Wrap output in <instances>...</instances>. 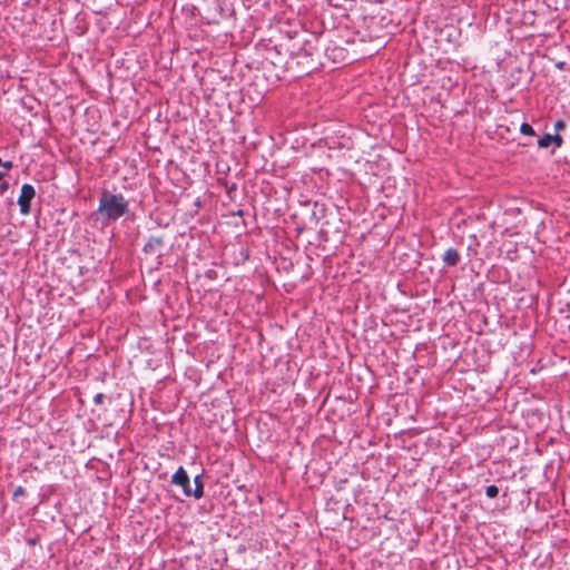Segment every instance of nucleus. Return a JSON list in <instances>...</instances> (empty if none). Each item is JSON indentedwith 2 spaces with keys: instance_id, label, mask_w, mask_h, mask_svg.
Listing matches in <instances>:
<instances>
[{
  "instance_id": "obj_1",
  "label": "nucleus",
  "mask_w": 570,
  "mask_h": 570,
  "mask_svg": "<svg viewBox=\"0 0 570 570\" xmlns=\"http://www.w3.org/2000/svg\"><path fill=\"white\" fill-rule=\"evenodd\" d=\"M129 212V203L122 194H115L104 189L99 197L96 215L102 222H116Z\"/></svg>"
},
{
  "instance_id": "obj_2",
  "label": "nucleus",
  "mask_w": 570,
  "mask_h": 570,
  "mask_svg": "<svg viewBox=\"0 0 570 570\" xmlns=\"http://www.w3.org/2000/svg\"><path fill=\"white\" fill-rule=\"evenodd\" d=\"M36 196V189L30 184H23L18 198V205L22 215H29L31 212V202Z\"/></svg>"
},
{
  "instance_id": "obj_3",
  "label": "nucleus",
  "mask_w": 570,
  "mask_h": 570,
  "mask_svg": "<svg viewBox=\"0 0 570 570\" xmlns=\"http://www.w3.org/2000/svg\"><path fill=\"white\" fill-rule=\"evenodd\" d=\"M170 483L180 487L186 497H191L190 479L184 466H179L176 470L171 476Z\"/></svg>"
},
{
  "instance_id": "obj_4",
  "label": "nucleus",
  "mask_w": 570,
  "mask_h": 570,
  "mask_svg": "<svg viewBox=\"0 0 570 570\" xmlns=\"http://www.w3.org/2000/svg\"><path fill=\"white\" fill-rule=\"evenodd\" d=\"M165 240L163 236H149L147 243L145 244L142 252L147 255H153L159 252V249L164 246Z\"/></svg>"
},
{
  "instance_id": "obj_5",
  "label": "nucleus",
  "mask_w": 570,
  "mask_h": 570,
  "mask_svg": "<svg viewBox=\"0 0 570 570\" xmlns=\"http://www.w3.org/2000/svg\"><path fill=\"white\" fill-rule=\"evenodd\" d=\"M460 259H461L460 253L455 248H452V247L448 248L442 256V262L444 263V265H446L449 267L456 266L460 263Z\"/></svg>"
},
{
  "instance_id": "obj_6",
  "label": "nucleus",
  "mask_w": 570,
  "mask_h": 570,
  "mask_svg": "<svg viewBox=\"0 0 570 570\" xmlns=\"http://www.w3.org/2000/svg\"><path fill=\"white\" fill-rule=\"evenodd\" d=\"M194 489L191 488V497L195 499H200L204 495V483L202 474H198L194 478Z\"/></svg>"
},
{
  "instance_id": "obj_7",
  "label": "nucleus",
  "mask_w": 570,
  "mask_h": 570,
  "mask_svg": "<svg viewBox=\"0 0 570 570\" xmlns=\"http://www.w3.org/2000/svg\"><path fill=\"white\" fill-rule=\"evenodd\" d=\"M551 145H552V135L551 134H546L538 139L539 148H548Z\"/></svg>"
},
{
  "instance_id": "obj_8",
  "label": "nucleus",
  "mask_w": 570,
  "mask_h": 570,
  "mask_svg": "<svg viewBox=\"0 0 570 570\" xmlns=\"http://www.w3.org/2000/svg\"><path fill=\"white\" fill-rule=\"evenodd\" d=\"M520 132L525 136H535V131H534L533 127L528 122H522L520 125Z\"/></svg>"
},
{
  "instance_id": "obj_9",
  "label": "nucleus",
  "mask_w": 570,
  "mask_h": 570,
  "mask_svg": "<svg viewBox=\"0 0 570 570\" xmlns=\"http://www.w3.org/2000/svg\"><path fill=\"white\" fill-rule=\"evenodd\" d=\"M485 494L488 498L490 499H493L495 498L498 494H499V489L497 485L492 484V485H488L485 488Z\"/></svg>"
},
{
  "instance_id": "obj_10",
  "label": "nucleus",
  "mask_w": 570,
  "mask_h": 570,
  "mask_svg": "<svg viewBox=\"0 0 570 570\" xmlns=\"http://www.w3.org/2000/svg\"><path fill=\"white\" fill-rule=\"evenodd\" d=\"M27 494L24 488L22 487H17L13 491V494H12V500H18V498L20 497H24Z\"/></svg>"
},
{
  "instance_id": "obj_11",
  "label": "nucleus",
  "mask_w": 570,
  "mask_h": 570,
  "mask_svg": "<svg viewBox=\"0 0 570 570\" xmlns=\"http://www.w3.org/2000/svg\"><path fill=\"white\" fill-rule=\"evenodd\" d=\"M553 127H554L556 134H559L560 131H562V130H564V129H566L567 124H566V121H564V120L559 119V120H557V121L554 122Z\"/></svg>"
},
{
  "instance_id": "obj_12",
  "label": "nucleus",
  "mask_w": 570,
  "mask_h": 570,
  "mask_svg": "<svg viewBox=\"0 0 570 570\" xmlns=\"http://www.w3.org/2000/svg\"><path fill=\"white\" fill-rule=\"evenodd\" d=\"M552 144L556 148H560L563 144V139L559 134L552 135Z\"/></svg>"
},
{
  "instance_id": "obj_13",
  "label": "nucleus",
  "mask_w": 570,
  "mask_h": 570,
  "mask_svg": "<svg viewBox=\"0 0 570 570\" xmlns=\"http://www.w3.org/2000/svg\"><path fill=\"white\" fill-rule=\"evenodd\" d=\"M104 400H105V395L102 393H97L95 396H94V402L95 404L97 405H100L104 403Z\"/></svg>"
},
{
  "instance_id": "obj_14",
  "label": "nucleus",
  "mask_w": 570,
  "mask_h": 570,
  "mask_svg": "<svg viewBox=\"0 0 570 570\" xmlns=\"http://www.w3.org/2000/svg\"><path fill=\"white\" fill-rule=\"evenodd\" d=\"M9 189V183L8 181H0V193L4 194Z\"/></svg>"
},
{
  "instance_id": "obj_15",
  "label": "nucleus",
  "mask_w": 570,
  "mask_h": 570,
  "mask_svg": "<svg viewBox=\"0 0 570 570\" xmlns=\"http://www.w3.org/2000/svg\"><path fill=\"white\" fill-rule=\"evenodd\" d=\"M3 168H6L7 170H10L13 168V163L10 161V160H7V161H2V165H1Z\"/></svg>"
},
{
  "instance_id": "obj_16",
  "label": "nucleus",
  "mask_w": 570,
  "mask_h": 570,
  "mask_svg": "<svg viewBox=\"0 0 570 570\" xmlns=\"http://www.w3.org/2000/svg\"><path fill=\"white\" fill-rule=\"evenodd\" d=\"M4 176H6V173L0 171V181L3 179Z\"/></svg>"
},
{
  "instance_id": "obj_17",
  "label": "nucleus",
  "mask_w": 570,
  "mask_h": 570,
  "mask_svg": "<svg viewBox=\"0 0 570 570\" xmlns=\"http://www.w3.org/2000/svg\"><path fill=\"white\" fill-rule=\"evenodd\" d=\"M0 165H2V159L0 158Z\"/></svg>"
}]
</instances>
